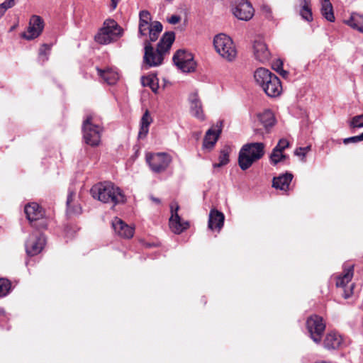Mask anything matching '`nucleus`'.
<instances>
[{"label":"nucleus","instance_id":"4","mask_svg":"<svg viewBox=\"0 0 363 363\" xmlns=\"http://www.w3.org/2000/svg\"><path fill=\"white\" fill-rule=\"evenodd\" d=\"M265 145L263 143L245 144L238 155V164L242 170L249 169L254 162L260 160L264 155Z\"/></svg>","mask_w":363,"mask_h":363},{"label":"nucleus","instance_id":"40","mask_svg":"<svg viewBox=\"0 0 363 363\" xmlns=\"http://www.w3.org/2000/svg\"><path fill=\"white\" fill-rule=\"evenodd\" d=\"M311 150V146H306L304 147H298L296 148L294 154L298 157H304L307 152H308Z\"/></svg>","mask_w":363,"mask_h":363},{"label":"nucleus","instance_id":"55","mask_svg":"<svg viewBox=\"0 0 363 363\" xmlns=\"http://www.w3.org/2000/svg\"><path fill=\"white\" fill-rule=\"evenodd\" d=\"M315 363H331V362H326V361H321V362H315Z\"/></svg>","mask_w":363,"mask_h":363},{"label":"nucleus","instance_id":"11","mask_svg":"<svg viewBox=\"0 0 363 363\" xmlns=\"http://www.w3.org/2000/svg\"><path fill=\"white\" fill-rule=\"evenodd\" d=\"M172 60L175 65L184 72H191L195 69L196 62L190 52L179 50L174 55Z\"/></svg>","mask_w":363,"mask_h":363},{"label":"nucleus","instance_id":"44","mask_svg":"<svg viewBox=\"0 0 363 363\" xmlns=\"http://www.w3.org/2000/svg\"><path fill=\"white\" fill-rule=\"evenodd\" d=\"M282 67L283 62L280 60H277L272 65V68L277 72L283 69Z\"/></svg>","mask_w":363,"mask_h":363},{"label":"nucleus","instance_id":"30","mask_svg":"<svg viewBox=\"0 0 363 363\" xmlns=\"http://www.w3.org/2000/svg\"><path fill=\"white\" fill-rule=\"evenodd\" d=\"M351 28L363 33V16L357 13H352L350 18L345 21Z\"/></svg>","mask_w":363,"mask_h":363},{"label":"nucleus","instance_id":"47","mask_svg":"<svg viewBox=\"0 0 363 363\" xmlns=\"http://www.w3.org/2000/svg\"><path fill=\"white\" fill-rule=\"evenodd\" d=\"M181 20L180 16L177 15H172L169 19L168 22L171 24H177Z\"/></svg>","mask_w":363,"mask_h":363},{"label":"nucleus","instance_id":"53","mask_svg":"<svg viewBox=\"0 0 363 363\" xmlns=\"http://www.w3.org/2000/svg\"><path fill=\"white\" fill-rule=\"evenodd\" d=\"M342 296L345 298H348L350 296V293H347L345 291H344V292L342 294Z\"/></svg>","mask_w":363,"mask_h":363},{"label":"nucleus","instance_id":"32","mask_svg":"<svg viewBox=\"0 0 363 363\" xmlns=\"http://www.w3.org/2000/svg\"><path fill=\"white\" fill-rule=\"evenodd\" d=\"M154 76H143L141 78V83L143 86L150 87L153 92L156 93L158 89V84Z\"/></svg>","mask_w":363,"mask_h":363},{"label":"nucleus","instance_id":"12","mask_svg":"<svg viewBox=\"0 0 363 363\" xmlns=\"http://www.w3.org/2000/svg\"><path fill=\"white\" fill-rule=\"evenodd\" d=\"M46 240L44 235L39 232L31 233L26 242V252L28 256L38 255L44 248Z\"/></svg>","mask_w":363,"mask_h":363},{"label":"nucleus","instance_id":"15","mask_svg":"<svg viewBox=\"0 0 363 363\" xmlns=\"http://www.w3.org/2000/svg\"><path fill=\"white\" fill-rule=\"evenodd\" d=\"M265 94L269 97H277L282 91V86L280 79L274 74L271 79L261 86Z\"/></svg>","mask_w":363,"mask_h":363},{"label":"nucleus","instance_id":"57","mask_svg":"<svg viewBox=\"0 0 363 363\" xmlns=\"http://www.w3.org/2000/svg\"><path fill=\"white\" fill-rule=\"evenodd\" d=\"M360 138H362V140H363V133L360 134Z\"/></svg>","mask_w":363,"mask_h":363},{"label":"nucleus","instance_id":"35","mask_svg":"<svg viewBox=\"0 0 363 363\" xmlns=\"http://www.w3.org/2000/svg\"><path fill=\"white\" fill-rule=\"evenodd\" d=\"M73 198V194L69 193L67 199V211L69 213H82V208L79 206H75L74 208H72L71 207V202L72 201Z\"/></svg>","mask_w":363,"mask_h":363},{"label":"nucleus","instance_id":"7","mask_svg":"<svg viewBox=\"0 0 363 363\" xmlns=\"http://www.w3.org/2000/svg\"><path fill=\"white\" fill-rule=\"evenodd\" d=\"M172 157L165 152L148 153L146 162L150 169L155 173L164 172L172 162Z\"/></svg>","mask_w":363,"mask_h":363},{"label":"nucleus","instance_id":"25","mask_svg":"<svg viewBox=\"0 0 363 363\" xmlns=\"http://www.w3.org/2000/svg\"><path fill=\"white\" fill-rule=\"evenodd\" d=\"M274 74L272 73L269 69L263 67L257 69L254 73V78L256 83L259 86H262L271 79Z\"/></svg>","mask_w":363,"mask_h":363},{"label":"nucleus","instance_id":"34","mask_svg":"<svg viewBox=\"0 0 363 363\" xmlns=\"http://www.w3.org/2000/svg\"><path fill=\"white\" fill-rule=\"evenodd\" d=\"M11 282L4 278L0 279V298L6 296L11 290Z\"/></svg>","mask_w":363,"mask_h":363},{"label":"nucleus","instance_id":"16","mask_svg":"<svg viewBox=\"0 0 363 363\" xmlns=\"http://www.w3.org/2000/svg\"><path fill=\"white\" fill-rule=\"evenodd\" d=\"M112 227L114 232L121 238L129 239L134 235V228L118 217L112 220Z\"/></svg>","mask_w":363,"mask_h":363},{"label":"nucleus","instance_id":"56","mask_svg":"<svg viewBox=\"0 0 363 363\" xmlns=\"http://www.w3.org/2000/svg\"><path fill=\"white\" fill-rule=\"evenodd\" d=\"M164 1L168 2V3H171V2H172L173 0H164Z\"/></svg>","mask_w":363,"mask_h":363},{"label":"nucleus","instance_id":"39","mask_svg":"<svg viewBox=\"0 0 363 363\" xmlns=\"http://www.w3.org/2000/svg\"><path fill=\"white\" fill-rule=\"evenodd\" d=\"M50 50V46L47 44H43L42 48L40 49L39 55L40 56H45V59H43V62L47 61L48 60V55Z\"/></svg>","mask_w":363,"mask_h":363},{"label":"nucleus","instance_id":"8","mask_svg":"<svg viewBox=\"0 0 363 363\" xmlns=\"http://www.w3.org/2000/svg\"><path fill=\"white\" fill-rule=\"evenodd\" d=\"M306 328L313 341L317 344L320 343L325 330V323L323 318L318 315H311L306 320Z\"/></svg>","mask_w":363,"mask_h":363},{"label":"nucleus","instance_id":"52","mask_svg":"<svg viewBox=\"0 0 363 363\" xmlns=\"http://www.w3.org/2000/svg\"><path fill=\"white\" fill-rule=\"evenodd\" d=\"M151 200H152L154 202L157 203H160V200L157 198H155L153 196H151L150 197Z\"/></svg>","mask_w":363,"mask_h":363},{"label":"nucleus","instance_id":"21","mask_svg":"<svg viewBox=\"0 0 363 363\" xmlns=\"http://www.w3.org/2000/svg\"><path fill=\"white\" fill-rule=\"evenodd\" d=\"M342 344V337L335 332H330L328 333L323 341L324 347L328 350L338 349Z\"/></svg>","mask_w":363,"mask_h":363},{"label":"nucleus","instance_id":"45","mask_svg":"<svg viewBox=\"0 0 363 363\" xmlns=\"http://www.w3.org/2000/svg\"><path fill=\"white\" fill-rule=\"evenodd\" d=\"M261 11L265 14L266 17L269 18L271 16V8L267 4H262L261 6Z\"/></svg>","mask_w":363,"mask_h":363},{"label":"nucleus","instance_id":"46","mask_svg":"<svg viewBox=\"0 0 363 363\" xmlns=\"http://www.w3.org/2000/svg\"><path fill=\"white\" fill-rule=\"evenodd\" d=\"M148 33H149V38H150V41H149L150 43L156 41L160 35V33L154 32L152 30H150Z\"/></svg>","mask_w":363,"mask_h":363},{"label":"nucleus","instance_id":"27","mask_svg":"<svg viewBox=\"0 0 363 363\" xmlns=\"http://www.w3.org/2000/svg\"><path fill=\"white\" fill-rule=\"evenodd\" d=\"M152 119L150 115L149 111L147 110L143 115L140 120V128L138 133V137L140 138H145L149 131V126L152 123Z\"/></svg>","mask_w":363,"mask_h":363},{"label":"nucleus","instance_id":"31","mask_svg":"<svg viewBox=\"0 0 363 363\" xmlns=\"http://www.w3.org/2000/svg\"><path fill=\"white\" fill-rule=\"evenodd\" d=\"M230 147L229 146H225L223 149H221L218 157L219 162L214 163L213 164V168H218L226 165L230 161Z\"/></svg>","mask_w":363,"mask_h":363},{"label":"nucleus","instance_id":"13","mask_svg":"<svg viewBox=\"0 0 363 363\" xmlns=\"http://www.w3.org/2000/svg\"><path fill=\"white\" fill-rule=\"evenodd\" d=\"M179 209V206L177 202L173 201L171 203L170 210L172 215L169 218V227L176 234H180L189 226V222L182 220V218L178 214Z\"/></svg>","mask_w":363,"mask_h":363},{"label":"nucleus","instance_id":"17","mask_svg":"<svg viewBox=\"0 0 363 363\" xmlns=\"http://www.w3.org/2000/svg\"><path fill=\"white\" fill-rule=\"evenodd\" d=\"M225 220L224 214L218 210L211 209L209 213L208 227L212 230L220 232L223 226Z\"/></svg>","mask_w":363,"mask_h":363},{"label":"nucleus","instance_id":"14","mask_svg":"<svg viewBox=\"0 0 363 363\" xmlns=\"http://www.w3.org/2000/svg\"><path fill=\"white\" fill-rule=\"evenodd\" d=\"M43 28V18L39 16L33 15L30 18L27 31L22 34V37L26 40H33L42 33Z\"/></svg>","mask_w":363,"mask_h":363},{"label":"nucleus","instance_id":"41","mask_svg":"<svg viewBox=\"0 0 363 363\" xmlns=\"http://www.w3.org/2000/svg\"><path fill=\"white\" fill-rule=\"evenodd\" d=\"M140 20L150 22L151 20L150 13L147 11H141L139 13Z\"/></svg>","mask_w":363,"mask_h":363},{"label":"nucleus","instance_id":"28","mask_svg":"<svg viewBox=\"0 0 363 363\" xmlns=\"http://www.w3.org/2000/svg\"><path fill=\"white\" fill-rule=\"evenodd\" d=\"M258 118L266 129L272 127L275 123L274 114L270 110H265L262 113H259Z\"/></svg>","mask_w":363,"mask_h":363},{"label":"nucleus","instance_id":"10","mask_svg":"<svg viewBox=\"0 0 363 363\" xmlns=\"http://www.w3.org/2000/svg\"><path fill=\"white\" fill-rule=\"evenodd\" d=\"M24 212L27 219L33 227L38 229L46 227L45 220H41L39 225L36 223V222L43 218L45 214L43 208L37 203L33 202L26 205Z\"/></svg>","mask_w":363,"mask_h":363},{"label":"nucleus","instance_id":"33","mask_svg":"<svg viewBox=\"0 0 363 363\" xmlns=\"http://www.w3.org/2000/svg\"><path fill=\"white\" fill-rule=\"evenodd\" d=\"M269 158L271 163L274 165H276L279 162L285 160L286 158V155L283 154L282 151H276L275 149H273Z\"/></svg>","mask_w":363,"mask_h":363},{"label":"nucleus","instance_id":"29","mask_svg":"<svg viewBox=\"0 0 363 363\" xmlns=\"http://www.w3.org/2000/svg\"><path fill=\"white\" fill-rule=\"evenodd\" d=\"M321 14L330 22L335 21V16L333 13V5L330 0H322L321 2Z\"/></svg>","mask_w":363,"mask_h":363},{"label":"nucleus","instance_id":"1","mask_svg":"<svg viewBox=\"0 0 363 363\" xmlns=\"http://www.w3.org/2000/svg\"><path fill=\"white\" fill-rule=\"evenodd\" d=\"M175 39L174 32H166L162 35L157 44L156 50H154L148 40L145 41V53L143 56V65L145 69L157 67L162 64L164 55L171 48Z\"/></svg>","mask_w":363,"mask_h":363},{"label":"nucleus","instance_id":"38","mask_svg":"<svg viewBox=\"0 0 363 363\" xmlns=\"http://www.w3.org/2000/svg\"><path fill=\"white\" fill-rule=\"evenodd\" d=\"M151 28L150 24H139L138 34L140 36L147 35Z\"/></svg>","mask_w":363,"mask_h":363},{"label":"nucleus","instance_id":"51","mask_svg":"<svg viewBox=\"0 0 363 363\" xmlns=\"http://www.w3.org/2000/svg\"><path fill=\"white\" fill-rule=\"evenodd\" d=\"M111 6L113 9H115L118 5V3L120 1V0H111Z\"/></svg>","mask_w":363,"mask_h":363},{"label":"nucleus","instance_id":"48","mask_svg":"<svg viewBox=\"0 0 363 363\" xmlns=\"http://www.w3.org/2000/svg\"><path fill=\"white\" fill-rule=\"evenodd\" d=\"M6 9L12 8L16 4V0H6L2 3Z\"/></svg>","mask_w":363,"mask_h":363},{"label":"nucleus","instance_id":"18","mask_svg":"<svg viewBox=\"0 0 363 363\" xmlns=\"http://www.w3.org/2000/svg\"><path fill=\"white\" fill-rule=\"evenodd\" d=\"M189 102L191 113L198 119L203 121L205 116L202 108V103L197 92H194L190 94Z\"/></svg>","mask_w":363,"mask_h":363},{"label":"nucleus","instance_id":"3","mask_svg":"<svg viewBox=\"0 0 363 363\" xmlns=\"http://www.w3.org/2000/svg\"><path fill=\"white\" fill-rule=\"evenodd\" d=\"M103 131L101 118L94 113L88 114L82 123L83 138L92 147L98 146Z\"/></svg>","mask_w":363,"mask_h":363},{"label":"nucleus","instance_id":"19","mask_svg":"<svg viewBox=\"0 0 363 363\" xmlns=\"http://www.w3.org/2000/svg\"><path fill=\"white\" fill-rule=\"evenodd\" d=\"M253 50L255 58L260 62L264 63L269 60L270 52L267 45L261 40L254 42Z\"/></svg>","mask_w":363,"mask_h":363},{"label":"nucleus","instance_id":"49","mask_svg":"<svg viewBox=\"0 0 363 363\" xmlns=\"http://www.w3.org/2000/svg\"><path fill=\"white\" fill-rule=\"evenodd\" d=\"M6 8L4 6V5L3 4H0V18H1L5 12L6 11Z\"/></svg>","mask_w":363,"mask_h":363},{"label":"nucleus","instance_id":"36","mask_svg":"<svg viewBox=\"0 0 363 363\" xmlns=\"http://www.w3.org/2000/svg\"><path fill=\"white\" fill-rule=\"evenodd\" d=\"M352 128H362L363 127V113L361 115L354 116L350 123Z\"/></svg>","mask_w":363,"mask_h":363},{"label":"nucleus","instance_id":"50","mask_svg":"<svg viewBox=\"0 0 363 363\" xmlns=\"http://www.w3.org/2000/svg\"><path fill=\"white\" fill-rule=\"evenodd\" d=\"M283 77H286L289 74V72L286 70H284L283 69L278 72Z\"/></svg>","mask_w":363,"mask_h":363},{"label":"nucleus","instance_id":"23","mask_svg":"<svg viewBox=\"0 0 363 363\" xmlns=\"http://www.w3.org/2000/svg\"><path fill=\"white\" fill-rule=\"evenodd\" d=\"M298 11L304 21L307 22L313 21L311 0H299Z\"/></svg>","mask_w":363,"mask_h":363},{"label":"nucleus","instance_id":"2","mask_svg":"<svg viewBox=\"0 0 363 363\" xmlns=\"http://www.w3.org/2000/svg\"><path fill=\"white\" fill-rule=\"evenodd\" d=\"M90 193L94 199L104 203H111L115 206L125 201V196L122 190L110 182L94 185Z\"/></svg>","mask_w":363,"mask_h":363},{"label":"nucleus","instance_id":"37","mask_svg":"<svg viewBox=\"0 0 363 363\" xmlns=\"http://www.w3.org/2000/svg\"><path fill=\"white\" fill-rule=\"evenodd\" d=\"M289 146V141L285 138H281L279 140L277 145L274 147L276 151H284L286 148Z\"/></svg>","mask_w":363,"mask_h":363},{"label":"nucleus","instance_id":"5","mask_svg":"<svg viewBox=\"0 0 363 363\" xmlns=\"http://www.w3.org/2000/svg\"><path fill=\"white\" fill-rule=\"evenodd\" d=\"M123 33V28L113 19H106L103 27L95 36V40L102 45H107L118 40Z\"/></svg>","mask_w":363,"mask_h":363},{"label":"nucleus","instance_id":"22","mask_svg":"<svg viewBox=\"0 0 363 363\" xmlns=\"http://www.w3.org/2000/svg\"><path fill=\"white\" fill-rule=\"evenodd\" d=\"M354 266L345 264L342 273L337 277V287L344 288L350 282L353 277Z\"/></svg>","mask_w":363,"mask_h":363},{"label":"nucleus","instance_id":"9","mask_svg":"<svg viewBox=\"0 0 363 363\" xmlns=\"http://www.w3.org/2000/svg\"><path fill=\"white\" fill-rule=\"evenodd\" d=\"M233 16L240 21H248L255 14V9L247 0H235L231 5Z\"/></svg>","mask_w":363,"mask_h":363},{"label":"nucleus","instance_id":"26","mask_svg":"<svg viewBox=\"0 0 363 363\" xmlns=\"http://www.w3.org/2000/svg\"><path fill=\"white\" fill-rule=\"evenodd\" d=\"M220 132L221 130H218L217 132L212 128L208 130L203 139V147L211 149L217 142Z\"/></svg>","mask_w":363,"mask_h":363},{"label":"nucleus","instance_id":"54","mask_svg":"<svg viewBox=\"0 0 363 363\" xmlns=\"http://www.w3.org/2000/svg\"><path fill=\"white\" fill-rule=\"evenodd\" d=\"M139 24H150V23L148 21H142V20H140L139 21Z\"/></svg>","mask_w":363,"mask_h":363},{"label":"nucleus","instance_id":"6","mask_svg":"<svg viewBox=\"0 0 363 363\" xmlns=\"http://www.w3.org/2000/svg\"><path fill=\"white\" fill-rule=\"evenodd\" d=\"M213 46L216 51L229 62L233 61L237 57L238 52L233 40L224 33L218 34L214 37Z\"/></svg>","mask_w":363,"mask_h":363},{"label":"nucleus","instance_id":"42","mask_svg":"<svg viewBox=\"0 0 363 363\" xmlns=\"http://www.w3.org/2000/svg\"><path fill=\"white\" fill-rule=\"evenodd\" d=\"M150 30H153L154 32L160 33L162 30V25L159 21H155L151 26Z\"/></svg>","mask_w":363,"mask_h":363},{"label":"nucleus","instance_id":"43","mask_svg":"<svg viewBox=\"0 0 363 363\" xmlns=\"http://www.w3.org/2000/svg\"><path fill=\"white\" fill-rule=\"evenodd\" d=\"M360 141H362V138H360V135H359L352 136V137L345 138V139H344L343 143L345 144H348L350 143H358Z\"/></svg>","mask_w":363,"mask_h":363},{"label":"nucleus","instance_id":"20","mask_svg":"<svg viewBox=\"0 0 363 363\" xmlns=\"http://www.w3.org/2000/svg\"><path fill=\"white\" fill-rule=\"evenodd\" d=\"M293 174L289 172L280 174L273 178L272 186L276 189L288 191L290 189V184L293 179Z\"/></svg>","mask_w":363,"mask_h":363},{"label":"nucleus","instance_id":"24","mask_svg":"<svg viewBox=\"0 0 363 363\" xmlns=\"http://www.w3.org/2000/svg\"><path fill=\"white\" fill-rule=\"evenodd\" d=\"M96 70L98 75L104 82L107 83L108 84H114L118 79V72L113 69L107 68L105 69H101L97 67Z\"/></svg>","mask_w":363,"mask_h":363}]
</instances>
